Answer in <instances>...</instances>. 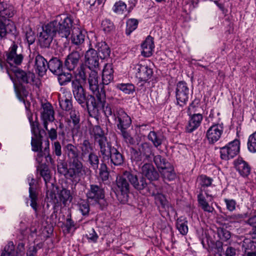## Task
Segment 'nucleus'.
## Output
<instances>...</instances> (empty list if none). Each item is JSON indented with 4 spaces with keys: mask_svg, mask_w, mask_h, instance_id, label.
<instances>
[{
    "mask_svg": "<svg viewBox=\"0 0 256 256\" xmlns=\"http://www.w3.org/2000/svg\"><path fill=\"white\" fill-rule=\"evenodd\" d=\"M31 131L33 134L32 137L31 146L32 151L38 152V156L40 158L44 156L48 162L52 164L54 162L50 154V142L48 139L42 140V136L38 128V122L36 121L33 122L32 117L28 118Z\"/></svg>",
    "mask_w": 256,
    "mask_h": 256,
    "instance_id": "f257e3e1",
    "label": "nucleus"
},
{
    "mask_svg": "<svg viewBox=\"0 0 256 256\" xmlns=\"http://www.w3.org/2000/svg\"><path fill=\"white\" fill-rule=\"evenodd\" d=\"M100 78L98 72L95 70H92L89 74L88 83L89 88L94 94L90 96L89 101L94 108L103 106L105 102L106 94L103 88H100Z\"/></svg>",
    "mask_w": 256,
    "mask_h": 256,
    "instance_id": "f03ea898",
    "label": "nucleus"
},
{
    "mask_svg": "<svg viewBox=\"0 0 256 256\" xmlns=\"http://www.w3.org/2000/svg\"><path fill=\"white\" fill-rule=\"evenodd\" d=\"M132 172L125 171L123 174L116 177L114 192L118 200L122 204H126L128 202L131 183Z\"/></svg>",
    "mask_w": 256,
    "mask_h": 256,
    "instance_id": "7ed1b4c3",
    "label": "nucleus"
},
{
    "mask_svg": "<svg viewBox=\"0 0 256 256\" xmlns=\"http://www.w3.org/2000/svg\"><path fill=\"white\" fill-rule=\"evenodd\" d=\"M90 170L84 166L78 160H74L68 162V172L67 178L73 182H78L84 176L90 174Z\"/></svg>",
    "mask_w": 256,
    "mask_h": 256,
    "instance_id": "20e7f679",
    "label": "nucleus"
},
{
    "mask_svg": "<svg viewBox=\"0 0 256 256\" xmlns=\"http://www.w3.org/2000/svg\"><path fill=\"white\" fill-rule=\"evenodd\" d=\"M153 156L152 146L148 142H142L138 145L137 148L132 149V160L138 164L145 160H152Z\"/></svg>",
    "mask_w": 256,
    "mask_h": 256,
    "instance_id": "39448f33",
    "label": "nucleus"
},
{
    "mask_svg": "<svg viewBox=\"0 0 256 256\" xmlns=\"http://www.w3.org/2000/svg\"><path fill=\"white\" fill-rule=\"evenodd\" d=\"M73 20L70 16L63 15L60 20H54L50 22L56 34L62 38H67L70 34L73 26Z\"/></svg>",
    "mask_w": 256,
    "mask_h": 256,
    "instance_id": "423d86ee",
    "label": "nucleus"
},
{
    "mask_svg": "<svg viewBox=\"0 0 256 256\" xmlns=\"http://www.w3.org/2000/svg\"><path fill=\"white\" fill-rule=\"evenodd\" d=\"M86 194L88 200L98 204L101 210H103L107 206V202L104 198V191L100 186L90 184Z\"/></svg>",
    "mask_w": 256,
    "mask_h": 256,
    "instance_id": "0eeeda50",
    "label": "nucleus"
},
{
    "mask_svg": "<svg viewBox=\"0 0 256 256\" xmlns=\"http://www.w3.org/2000/svg\"><path fill=\"white\" fill-rule=\"evenodd\" d=\"M132 68L136 77L139 82H146L152 77L153 71L152 68L144 64V62L132 64Z\"/></svg>",
    "mask_w": 256,
    "mask_h": 256,
    "instance_id": "6e6552de",
    "label": "nucleus"
},
{
    "mask_svg": "<svg viewBox=\"0 0 256 256\" xmlns=\"http://www.w3.org/2000/svg\"><path fill=\"white\" fill-rule=\"evenodd\" d=\"M240 150V142L238 140H234L220 148V158L224 160L232 158L239 153Z\"/></svg>",
    "mask_w": 256,
    "mask_h": 256,
    "instance_id": "1a4fd4ad",
    "label": "nucleus"
},
{
    "mask_svg": "<svg viewBox=\"0 0 256 256\" xmlns=\"http://www.w3.org/2000/svg\"><path fill=\"white\" fill-rule=\"evenodd\" d=\"M40 119L42 125L48 130V125L54 120V112L49 102L42 103L40 108Z\"/></svg>",
    "mask_w": 256,
    "mask_h": 256,
    "instance_id": "9d476101",
    "label": "nucleus"
},
{
    "mask_svg": "<svg viewBox=\"0 0 256 256\" xmlns=\"http://www.w3.org/2000/svg\"><path fill=\"white\" fill-rule=\"evenodd\" d=\"M72 88L74 98L78 103L84 107L86 103V105L88 108L90 106L88 100L86 102V95L84 89L82 87L81 84L78 80L72 81Z\"/></svg>",
    "mask_w": 256,
    "mask_h": 256,
    "instance_id": "9b49d317",
    "label": "nucleus"
},
{
    "mask_svg": "<svg viewBox=\"0 0 256 256\" xmlns=\"http://www.w3.org/2000/svg\"><path fill=\"white\" fill-rule=\"evenodd\" d=\"M6 72L10 76L11 80L14 82V90L18 99L22 102L26 110H28L30 106V103L28 101H26V98L28 94V92L26 90L25 88L22 84H16L14 80L10 74V70L8 68H6Z\"/></svg>",
    "mask_w": 256,
    "mask_h": 256,
    "instance_id": "f8f14e48",
    "label": "nucleus"
},
{
    "mask_svg": "<svg viewBox=\"0 0 256 256\" xmlns=\"http://www.w3.org/2000/svg\"><path fill=\"white\" fill-rule=\"evenodd\" d=\"M50 23L42 28V31L40 33L39 41L40 46L48 48L50 46L53 37L56 34Z\"/></svg>",
    "mask_w": 256,
    "mask_h": 256,
    "instance_id": "ddd939ff",
    "label": "nucleus"
},
{
    "mask_svg": "<svg viewBox=\"0 0 256 256\" xmlns=\"http://www.w3.org/2000/svg\"><path fill=\"white\" fill-rule=\"evenodd\" d=\"M114 118L119 130L127 128L131 124V119L127 114L120 108H116L114 112Z\"/></svg>",
    "mask_w": 256,
    "mask_h": 256,
    "instance_id": "4468645a",
    "label": "nucleus"
},
{
    "mask_svg": "<svg viewBox=\"0 0 256 256\" xmlns=\"http://www.w3.org/2000/svg\"><path fill=\"white\" fill-rule=\"evenodd\" d=\"M224 132L222 124H216L210 126L206 132V138L210 144H213L218 142Z\"/></svg>",
    "mask_w": 256,
    "mask_h": 256,
    "instance_id": "2eb2a0df",
    "label": "nucleus"
},
{
    "mask_svg": "<svg viewBox=\"0 0 256 256\" xmlns=\"http://www.w3.org/2000/svg\"><path fill=\"white\" fill-rule=\"evenodd\" d=\"M189 88L184 82H180L176 85V98L178 104L180 106L186 104L188 99Z\"/></svg>",
    "mask_w": 256,
    "mask_h": 256,
    "instance_id": "dca6fc26",
    "label": "nucleus"
},
{
    "mask_svg": "<svg viewBox=\"0 0 256 256\" xmlns=\"http://www.w3.org/2000/svg\"><path fill=\"white\" fill-rule=\"evenodd\" d=\"M72 94L70 91L62 88L58 94V102L62 109L68 111L72 109Z\"/></svg>",
    "mask_w": 256,
    "mask_h": 256,
    "instance_id": "f3484780",
    "label": "nucleus"
},
{
    "mask_svg": "<svg viewBox=\"0 0 256 256\" xmlns=\"http://www.w3.org/2000/svg\"><path fill=\"white\" fill-rule=\"evenodd\" d=\"M199 182V185L200 186V192H205L206 196L208 198H210L209 202H212L214 196V194L208 189V187L213 188L211 186L212 182V179L205 175H202L198 178Z\"/></svg>",
    "mask_w": 256,
    "mask_h": 256,
    "instance_id": "a211bd4d",
    "label": "nucleus"
},
{
    "mask_svg": "<svg viewBox=\"0 0 256 256\" xmlns=\"http://www.w3.org/2000/svg\"><path fill=\"white\" fill-rule=\"evenodd\" d=\"M85 65L91 70L97 68L99 66V58L97 52L93 49H89L85 54Z\"/></svg>",
    "mask_w": 256,
    "mask_h": 256,
    "instance_id": "6ab92c4d",
    "label": "nucleus"
},
{
    "mask_svg": "<svg viewBox=\"0 0 256 256\" xmlns=\"http://www.w3.org/2000/svg\"><path fill=\"white\" fill-rule=\"evenodd\" d=\"M18 46L14 44L6 52V62L10 66L14 64L20 65L23 60V56L22 54H17L16 50Z\"/></svg>",
    "mask_w": 256,
    "mask_h": 256,
    "instance_id": "aec40b11",
    "label": "nucleus"
},
{
    "mask_svg": "<svg viewBox=\"0 0 256 256\" xmlns=\"http://www.w3.org/2000/svg\"><path fill=\"white\" fill-rule=\"evenodd\" d=\"M82 53L78 51H74L70 54L65 60V66L70 70H74L78 66Z\"/></svg>",
    "mask_w": 256,
    "mask_h": 256,
    "instance_id": "412c9836",
    "label": "nucleus"
},
{
    "mask_svg": "<svg viewBox=\"0 0 256 256\" xmlns=\"http://www.w3.org/2000/svg\"><path fill=\"white\" fill-rule=\"evenodd\" d=\"M11 70L14 73L18 81L21 83H28L33 80L34 78V74L30 72H26L18 68H14Z\"/></svg>",
    "mask_w": 256,
    "mask_h": 256,
    "instance_id": "4be33fe9",
    "label": "nucleus"
},
{
    "mask_svg": "<svg viewBox=\"0 0 256 256\" xmlns=\"http://www.w3.org/2000/svg\"><path fill=\"white\" fill-rule=\"evenodd\" d=\"M189 115L190 117L188 124L186 126V131L190 133L200 126L203 119V116L200 114H193Z\"/></svg>",
    "mask_w": 256,
    "mask_h": 256,
    "instance_id": "5701e85b",
    "label": "nucleus"
},
{
    "mask_svg": "<svg viewBox=\"0 0 256 256\" xmlns=\"http://www.w3.org/2000/svg\"><path fill=\"white\" fill-rule=\"evenodd\" d=\"M48 63L46 60L42 56L38 55L34 59V68L36 72L39 76H42L48 68Z\"/></svg>",
    "mask_w": 256,
    "mask_h": 256,
    "instance_id": "b1692460",
    "label": "nucleus"
},
{
    "mask_svg": "<svg viewBox=\"0 0 256 256\" xmlns=\"http://www.w3.org/2000/svg\"><path fill=\"white\" fill-rule=\"evenodd\" d=\"M234 166L236 170L240 174L243 176H247L250 174V168L247 162L242 158H238L234 162Z\"/></svg>",
    "mask_w": 256,
    "mask_h": 256,
    "instance_id": "393cba45",
    "label": "nucleus"
},
{
    "mask_svg": "<svg viewBox=\"0 0 256 256\" xmlns=\"http://www.w3.org/2000/svg\"><path fill=\"white\" fill-rule=\"evenodd\" d=\"M100 147V151L104 160H108L112 152V147L110 144L107 142L106 139L104 138L98 142Z\"/></svg>",
    "mask_w": 256,
    "mask_h": 256,
    "instance_id": "a878e982",
    "label": "nucleus"
},
{
    "mask_svg": "<svg viewBox=\"0 0 256 256\" xmlns=\"http://www.w3.org/2000/svg\"><path fill=\"white\" fill-rule=\"evenodd\" d=\"M63 150L68 158V162L74 160H78L80 151L76 146L68 144L64 146Z\"/></svg>",
    "mask_w": 256,
    "mask_h": 256,
    "instance_id": "bb28decb",
    "label": "nucleus"
},
{
    "mask_svg": "<svg viewBox=\"0 0 256 256\" xmlns=\"http://www.w3.org/2000/svg\"><path fill=\"white\" fill-rule=\"evenodd\" d=\"M141 46L142 50V54L145 57L150 56L154 48V38L150 36H147Z\"/></svg>",
    "mask_w": 256,
    "mask_h": 256,
    "instance_id": "cd10ccee",
    "label": "nucleus"
},
{
    "mask_svg": "<svg viewBox=\"0 0 256 256\" xmlns=\"http://www.w3.org/2000/svg\"><path fill=\"white\" fill-rule=\"evenodd\" d=\"M141 172L143 175L150 180H156L158 178V172L150 164L146 163L144 164L142 167Z\"/></svg>",
    "mask_w": 256,
    "mask_h": 256,
    "instance_id": "c85d7f7f",
    "label": "nucleus"
},
{
    "mask_svg": "<svg viewBox=\"0 0 256 256\" xmlns=\"http://www.w3.org/2000/svg\"><path fill=\"white\" fill-rule=\"evenodd\" d=\"M28 180L29 182L30 188H29V193H30V206L33 208V210L35 211L36 212H37L38 210V196L36 192V191L32 188V186L34 184V179L30 176H29L28 178Z\"/></svg>",
    "mask_w": 256,
    "mask_h": 256,
    "instance_id": "c756f323",
    "label": "nucleus"
},
{
    "mask_svg": "<svg viewBox=\"0 0 256 256\" xmlns=\"http://www.w3.org/2000/svg\"><path fill=\"white\" fill-rule=\"evenodd\" d=\"M114 70L111 64H106L102 74V82L104 84L107 85L112 81L114 78Z\"/></svg>",
    "mask_w": 256,
    "mask_h": 256,
    "instance_id": "7c9ffc66",
    "label": "nucleus"
},
{
    "mask_svg": "<svg viewBox=\"0 0 256 256\" xmlns=\"http://www.w3.org/2000/svg\"><path fill=\"white\" fill-rule=\"evenodd\" d=\"M16 30V26L12 22L8 20L7 24H4L0 21V38H5L8 34H14Z\"/></svg>",
    "mask_w": 256,
    "mask_h": 256,
    "instance_id": "2f4dec72",
    "label": "nucleus"
},
{
    "mask_svg": "<svg viewBox=\"0 0 256 256\" xmlns=\"http://www.w3.org/2000/svg\"><path fill=\"white\" fill-rule=\"evenodd\" d=\"M86 32L78 28L74 27L72 32V41L76 44H80L84 40Z\"/></svg>",
    "mask_w": 256,
    "mask_h": 256,
    "instance_id": "473e14b6",
    "label": "nucleus"
},
{
    "mask_svg": "<svg viewBox=\"0 0 256 256\" xmlns=\"http://www.w3.org/2000/svg\"><path fill=\"white\" fill-rule=\"evenodd\" d=\"M14 14V7L6 2H0V17L6 18L12 17Z\"/></svg>",
    "mask_w": 256,
    "mask_h": 256,
    "instance_id": "72a5a7b5",
    "label": "nucleus"
},
{
    "mask_svg": "<svg viewBox=\"0 0 256 256\" xmlns=\"http://www.w3.org/2000/svg\"><path fill=\"white\" fill-rule=\"evenodd\" d=\"M198 201L200 207L205 212L212 213L215 210L212 204H210L202 192L198 196Z\"/></svg>",
    "mask_w": 256,
    "mask_h": 256,
    "instance_id": "f704fd0d",
    "label": "nucleus"
},
{
    "mask_svg": "<svg viewBox=\"0 0 256 256\" xmlns=\"http://www.w3.org/2000/svg\"><path fill=\"white\" fill-rule=\"evenodd\" d=\"M48 68L52 73L58 75L62 72V62L57 58H52L48 63Z\"/></svg>",
    "mask_w": 256,
    "mask_h": 256,
    "instance_id": "c9c22d12",
    "label": "nucleus"
},
{
    "mask_svg": "<svg viewBox=\"0 0 256 256\" xmlns=\"http://www.w3.org/2000/svg\"><path fill=\"white\" fill-rule=\"evenodd\" d=\"M131 184L137 190H140L144 189L147 184L146 182L145 179L143 177H140L139 178L136 174L132 172Z\"/></svg>",
    "mask_w": 256,
    "mask_h": 256,
    "instance_id": "e433bc0d",
    "label": "nucleus"
},
{
    "mask_svg": "<svg viewBox=\"0 0 256 256\" xmlns=\"http://www.w3.org/2000/svg\"><path fill=\"white\" fill-rule=\"evenodd\" d=\"M176 226L181 234L186 235L188 230L186 218L184 216L178 218L176 222Z\"/></svg>",
    "mask_w": 256,
    "mask_h": 256,
    "instance_id": "4c0bfd02",
    "label": "nucleus"
},
{
    "mask_svg": "<svg viewBox=\"0 0 256 256\" xmlns=\"http://www.w3.org/2000/svg\"><path fill=\"white\" fill-rule=\"evenodd\" d=\"M96 48L102 58H105L109 56L110 50L108 46L105 42H98L96 44Z\"/></svg>",
    "mask_w": 256,
    "mask_h": 256,
    "instance_id": "58836bf2",
    "label": "nucleus"
},
{
    "mask_svg": "<svg viewBox=\"0 0 256 256\" xmlns=\"http://www.w3.org/2000/svg\"><path fill=\"white\" fill-rule=\"evenodd\" d=\"M148 139L152 142L155 147L157 148L162 144L163 136L160 133L151 131L148 135Z\"/></svg>",
    "mask_w": 256,
    "mask_h": 256,
    "instance_id": "ea45409f",
    "label": "nucleus"
},
{
    "mask_svg": "<svg viewBox=\"0 0 256 256\" xmlns=\"http://www.w3.org/2000/svg\"><path fill=\"white\" fill-rule=\"evenodd\" d=\"M110 158L111 162L115 166H120L124 162L123 156L116 148H112V152Z\"/></svg>",
    "mask_w": 256,
    "mask_h": 256,
    "instance_id": "a19ab883",
    "label": "nucleus"
},
{
    "mask_svg": "<svg viewBox=\"0 0 256 256\" xmlns=\"http://www.w3.org/2000/svg\"><path fill=\"white\" fill-rule=\"evenodd\" d=\"M256 242L250 238H245L241 243V247L244 255L246 253L254 250L256 248Z\"/></svg>",
    "mask_w": 256,
    "mask_h": 256,
    "instance_id": "79ce46f5",
    "label": "nucleus"
},
{
    "mask_svg": "<svg viewBox=\"0 0 256 256\" xmlns=\"http://www.w3.org/2000/svg\"><path fill=\"white\" fill-rule=\"evenodd\" d=\"M60 202H62L66 205L68 202H70L72 196L69 190L63 188L58 194Z\"/></svg>",
    "mask_w": 256,
    "mask_h": 256,
    "instance_id": "37998d69",
    "label": "nucleus"
},
{
    "mask_svg": "<svg viewBox=\"0 0 256 256\" xmlns=\"http://www.w3.org/2000/svg\"><path fill=\"white\" fill-rule=\"evenodd\" d=\"M160 172L163 177L168 180H172L176 178V174L174 172V168L170 166V164L162 169Z\"/></svg>",
    "mask_w": 256,
    "mask_h": 256,
    "instance_id": "c03bdc74",
    "label": "nucleus"
},
{
    "mask_svg": "<svg viewBox=\"0 0 256 256\" xmlns=\"http://www.w3.org/2000/svg\"><path fill=\"white\" fill-rule=\"evenodd\" d=\"M126 4L122 0H118L114 3L112 10L117 14H122L126 11Z\"/></svg>",
    "mask_w": 256,
    "mask_h": 256,
    "instance_id": "a18cd8bd",
    "label": "nucleus"
},
{
    "mask_svg": "<svg viewBox=\"0 0 256 256\" xmlns=\"http://www.w3.org/2000/svg\"><path fill=\"white\" fill-rule=\"evenodd\" d=\"M153 195L154 196V199L156 203L160 204L162 208L165 210H168L170 204L164 194L158 193L156 194H153Z\"/></svg>",
    "mask_w": 256,
    "mask_h": 256,
    "instance_id": "49530a36",
    "label": "nucleus"
},
{
    "mask_svg": "<svg viewBox=\"0 0 256 256\" xmlns=\"http://www.w3.org/2000/svg\"><path fill=\"white\" fill-rule=\"evenodd\" d=\"M138 22L136 19H128L126 23V35H130L138 27Z\"/></svg>",
    "mask_w": 256,
    "mask_h": 256,
    "instance_id": "de8ad7c7",
    "label": "nucleus"
},
{
    "mask_svg": "<svg viewBox=\"0 0 256 256\" xmlns=\"http://www.w3.org/2000/svg\"><path fill=\"white\" fill-rule=\"evenodd\" d=\"M0 256H16L12 242H9L4 248Z\"/></svg>",
    "mask_w": 256,
    "mask_h": 256,
    "instance_id": "09e8293b",
    "label": "nucleus"
},
{
    "mask_svg": "<svg viewBox=\"0 0 256 256\" xmlns=\"http://www.w3.org/2000/svg\"><path fill=\"white\" fill-rule=\"evenodd\" d=\"M58 82L61 86H64L69 83L71 80L72 74L68 72H62L57 75Z\"/></svg>",
    "mask_w": 256,
    "mask_h": 256,
    "instance_id": "8fccbe9b",
    "label": "nucleus"
},
{
    "mask_svg": "<svg viewBox=\"0 0 256 256\" xmlns=\"http://www.w3.org/2000/svg\"><path fill=\"white\" fill-rule=\"evenodd\" d=\"M152 158H154L155 164L159 169L162 170L164 168H166V166H168L170 165V164L166 162V160L162 158L160 155L154 156Z\"/></svg>",
    "mask_w": 256,
    "mask_h": 256,
    "instance_id": "3c124183",
    "label": "nucleus"
},
{
    "mask_svg": "<svg viewBox=\"0 0 256 256\" xmlns=\"http://www.w3.org/2000/svg\"><path fill=\"white\" fill-rule=\"evenodd\" d=\"M24 32L28 44L29 45L32 44L35 41L36 37L32 29L29 26H26L24 29Z\"/></svg>",
    "mask_w": 256,
    "mask_h": 256,
    "instance_id": "603ef678",
    "label": "nucleus"
},
{
    "mask_svg": "<svg viewBox=\"0 0 256 256\" xmlns=\"http://www.w3.org/2000/svg\"><path fill=\"white\" fill-rule=\"evenodd\" d=\"M247 145L250 152H256V131L249 136Z\"/></svg>",
    "mask_w": 256,
    "mask_h": 256,
    "instance_id": "864d4df0",
    "label": "nucleus"
},
{
    "mask_svg": "<svg viewBox=\"0 0 256 256\" xmlns=\"http://www.w3.org/2000/svg\"><path fill=\"white\" fill-rule=\"evenodd\" d=\"M117 87L126 94H132L135 91V86L132 84H120Z\"/></svg>",
    "mask_w": 256,
    "mask_h": 256,
    "instance_id": "5fc2aeb1",
    "label": "nucleus"
},
{
    "mask_svg": "<svg viewBox=\"0 0 256 256\" xmlns=\"http://www.w3.org/2000/svg\"><path fill=\"white\" fill-rule=\"evenodd\" d=\"M86 70L85 66L84 65H81L80 67L76 70L75 72L76 78L75 80H78L80 83V81L85 82L86 80Z\"/></svg>",
    "mask_w": 256,
    "mask_h": 256,
    "instance_id": "6e6d98bb",
    "label": "nucleus"
},
{
    "mask_svg": "<svg viewBox=\"0 0 256 256\" xmlns=\"http://www.w3.org/2000/svg\"><path fill=\"white\" fill-rule=\"evenodd\" d=\"M92 132L94 134L95 140L97 142H100V140H102L103 138L106 139V138L104 136L102 130L98 126H96L94 127Z\"/></svg>",
    "mask_w": 256,
    "mask_h": 256,
    "instance_id": "4d7b16f0",
    "label": "nucleus"
},
{
    "mask_svg": "<svg viewBox=\"0 0 256 256\" xmlns=\"http://www.w3.org/2000/svg\"><path fill=\"white\" fill-rule=\"evenodd\" d=\"M88 161L92 169L96 170L98 167L99 158L97 155L94 153H90L88 155Z\"/></svg>",
    "mask_w": 256,
    "mask_h": 256,
    "instance_id": "13d9d810",
    "label": "nucleus"
},
{
    "mask_svg": "<svg viewBox=\"0 0 256 256\" xmlns=\"http://www.w3.org/2000/svg\"><path fill=\"white\" fill-rule=\"evenodd\" d=\"M82 154L83 156H84L88 154L93 153V148L88 140H84L82 145L81 147Z\"/></svg>",
    "mask_w": 256,
    "mask_h": 256,
    "instance_id": "bf43d9fd",
    "label": "nucleus"
},
{
    "mask_svg": "<svg viewBox=\"0 0 256 256\" xmlns=\"http://www.w3.org/2000/svg\"><path fill=\"white\" fill-rule=\"evenodd\" d=\"M102 28L106 32H110L114 30V26L110 20L105 19L102 22Z\"/></svg>",
    "mask_w": 256,
    "mask_h": 256,
    "instance_id": "052dcab7",
    "label": "nucleus"
},
{
    "mask_svg": "<svg viewBox=\"0 0 256 256\" xmlns=\"http://www.w3.org/2000/svg\"><path fill=\"white\" fill-rule=\"evenodd\" d=\"M70 118L74 126H78L80 121V116L78 111L72 110L70 113Z\"/></svg>",
    "mask_w": 256,
    "mask_h": 256,
    "instance_id": "680f3d73",
    "label": "nucleus"
},
{
    "mask_svg": "<svg viewBox=\"0 0 256 256\" xmlns=\"http://www.w3.org/2000/svg\"><path fill=\"white\" fill-rule=\"evenodd\" d=\"M79 210L83 216H87L90 212V206L88 203L85 200H82L78 204Z\"/></svg>",
    "mask_w": 256,
    "mask_h": 256,
    "instance_id": "e2e57ef3",
    "label": "nucleus"
},
{
    "mask_svg": "<svg viewBox=\"0 0 256 256\" xmlns=\"http://www.w3.org/2000/svg\"><path fill=\"white\" fill-rule=\"evenodd\" d=\"M200 106V100L198 98H195L188 106V114H194L195 112H197V108H199Z\"/></svg>",
    "mask_w": 256,
    "mask_h": 256,
    "instance_id": "0e129e2a",
    "label": "nucleus"
},
{
    "mask_svg": "<svg viewBox=\"0 0 256 256\" xmlns=\"http://www.w3.org/2000/svg\"><path fill=\"white\" fill-rule=\"evenodd\" d=\"M218 236L220 239L224 241H226L230 238V232L224 228H220L218 230Z\"/></svg>",
    "mask_w": 256,
    "mask_h": 256,
    "instance_id": "69168bd1",
    "label": "nucleus"
},
{
    "mask_svg": "<svg viewBox=\"0 0 256 256\" xmlns=\"http://www.w3.org/2000/svg\"><path fill=\"white\" fill-rule=\"evenodd\" d=\"M105 104V103H104ZM104 108V113L106 117H108L109 116H114V112H116V109H114L113 108V106L111 105L108 104L105 107L104 106H100L98 108H93V110H98V108Z\"/></svg>",
    "mask_w": 256,
    "mask_h": 256,
    "instance_id": "338daca9",
    "label": "nucleus"
},
{
    "mask_svg": "<svg viewBox=\"0 0 256 256\" xmlns=\"http://www.w3.org/2000/svg\"><path fill=\"white\" fill-rule=\"evenodd\" d=\"M40 176L43 178L46 184L47 185L48 182L50 179V172L47 168H44L40 170Z\"/></svg>",
    "mask_w": 256,
    "mask_h": 256,
    "instance_id": "774afa93",
    "label": "nucleus"
}]
</instances>
